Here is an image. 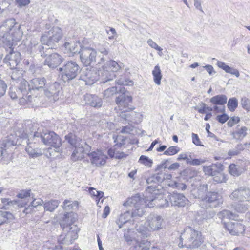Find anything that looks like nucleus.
Returning <instances> with one entry per match:
<instances>
[{
    "instance_id": "nucleus-3",
    "label": "nucleus",
    "mask_w": 250,
    "mask_h": 250,
    "mask_svg": "<svg viewBox=\"0 0 250 250\" xmlns=\"http://www.w3.org/2000/svg\"><path fill=\"white\" fill-rule=\"evenodd\" d=\"M157 199L156 198H148L146 196L145 198H143L140 194H137L132 196L131 198H128L127 201L124 203V205L125 207H133L131 209L133 217L136 216H142L145 211L143 209L144 207H153L155 203H157Z\"/></svg>"
},
{
    "instance_id": "nucleus-59",
    "label": "nucleus",
    "mask_w": 250,
    "mask_h": 250,
    "mask_svg": "<svg viewBox=\"0 0 250 250\" xmlns=\"http://www.w3.org/2000/svg\"><path fill=\"white\" fill-rule=\"evenodd\" d=\"M9 96L12 99L19 98L20 101L21 100V98H23L22 95L19 92H17V91L16 92H13L12 90H10Z\"/></svg>"
},
{
    "instance_id": "nucleus-18",
    "label": "nucleus",
    "mask_w": 250,
    "mask_h": 250,
    "mask_svg": "<svg viewBox=\"0 0 250 250\" xmlns=\"http://www.w3.org/2000/svg\"><path fill=\"white\" fill-rule=\"evenodd\" d=\"M91 163L97 167H101L105 165L107 157L101 151H92L88 154Z\"/></svg>"
},
{
    "instance_id": "nucleus-47",
    "label": "nucleus",
    "mask_w": 250,
    "mask_h": 250,
    "mask_svg": "<svg viewBox=\"0 0 250 250\" xmlns=\"http://www.w3.org/2000/svg\"><path fill=\"white\" fill-rule=\"evenodd\" d=\"M29 93H30L29 91ZM36 97L32 96L31 94H26L24 96H23V98H21V100L20 101V103L21 104L24 103H31L34 101H35Z\"/></svg>"
},
{
    "instance_id": "nucleus-43",
    "label": "nucleus",
    "mask_w": 250,
    "mask_h": 250,
    "mask_svg": "<svg viewBox=\"0 0 250 250\" xmlns=\"http://www.w3.org/2000/svg\"><path fill=\"white\" fill-rule=\"evenodd\" d=\"M11 78L13 83H18L19 82L23 79L21 71L16 69L14 70L11 73Z\"/></svg>"
},
{
    "instance_id": "nucleus-34",
    "label": "nucleus",
    "mask_w": 250,
    "mask_h": 250,
    "mask_svg": "<svg viewBox=\"0 0 250 250\" xmlns=\"http://www.w3.org/2000/svg\"><path fill=\"white\" fill-rule=\"evenodd\" d=\"M229 173L233 176H239L244 171V169L239 165L230 164L229 167Z\"/></svg>"
},
{
    "instance_id": "nucleus-21",
    "label": "nucleus",
    "mask_w": 250,
    "mask_h": 250,
    "mask_svg": "<svg viewBox=\"0 0 250 250\" xmlns=\"http://www.w3.org/2000/svg\"><path fill=\"white\" fill-rule=\"evenodd\" d=\"M169 200L172 206L178 207H184L188 203V199L183 194L177 192H173L169 195Z\"/></svg>"
},
{
    "instance_id": "nucleus-27",
    "label": "nucleus",
    "mask_w": 250,
    "mask_h": 250,
    "mask_svg": "<svg viewBox=\"0 0 250 250\" xmlns=\"http://www.w3.org/2000/svg\"><path fill=\"white\" fill-rule=\"evenodd\" d=\"M81 46L80 42H65L63 47V50L65 53H72L80 54Z\"/></svg>"
},
{
    "instance_id": "nucleus-54",
    "label": "nucleus",
    "mask_w": 250,
    "mask_h": 250,
    "mask_svg": "<svg viewBox=\"0 0 250 250\" xmlns=\"http://www.w3.org/2000/svg\"><path fill=\"white\" fill-rule=\"evenodd\" d=\"M190 160L188 161V164L193 166H198L205 162L206 160L202 159H192L191 157L189 155Z\"/></svg>"
},
{
    "instance_id": "nucleus-48",
    "label": "nucleus",
    "mask_w": 250,
    "mask_h": 250,
    "mask_svg": "<svg viewBox=\"0 0 250 250\" xmlns=\"http://www.w3.org/2000/svg\"><path fill=\"white\" fill-rule=\"evenodd\" d=\"M139 162L148 167H151L152 164V160L145 155H141L139 159Z\"/></svg>"
},
{
    "instance_id": "nucleus-24",
    "label": "nucleus",
    "mask_w": 250,
    "mask_h": 250,
    "mask_svg": "<svg viewBox=\"0 0 250 250\" xmlns=\"http://www.w3.org/2000/svg\"><path fill=\"white\" fill-rule=\"evenodd\" d=\"M203 169V171L206 175L213 176L219 172H222L224 169V166L221 163H217L209 166H204Z\"/></svg>"
},
{
    "instance_id": "nucleus-13",
    "label": "nucleus",
    "mask_w": 250,
    "mask_h": 250,
    "mask_svg": "<svg viewBox=\"0 0 250 250\" xmlns=\"http://www.w3.org/2000/svg\"><path fill=\"white\" fill-rule=\"evenodd\" d=\"M62 86L57 82H54L46 85L44 89V94L50 101H56L62 95Z\"/></svg>"
},
{
    "instance_id": "nucleus-49",
    "label": "nucleus",
    "mask_w": 250,
    "mask_h": 250,
    "mask_svg": "<svg viewBox=\"0 0 250 250\" xmlns=\"http://www.w3.org/2000/svg\"><path fill=\"white\" fill-rule=\"evenodd\" d=\"M120 87H121L118 88L117 86H113L111 88H108L106 90L104 91V95L105 96H107V97H109L111 95H112L117 93H120V91H119Z\"/></svg>"
},
{
    "instance_id": "nucleus-57",
    "label": "nucleus",
    "mask_w": 250,
    "mask_h": 250,
    "mask_svg": "<svg viewBox=\"0 0 250 250\" xmlns=\"http://www.w3.org/2000/svg\"><path fill=\"white\" fill-rule=\"evenodd\" d=\"M229 117L228 115L225 113L218 115L216 117V120L218 121V122L221 124L225 123L229 119Z\"/></svg>"
},
{
    "instance_id": "nucleus-2",
    "label": "nucleus",
    "mask_w": 250,
    "mask_h": 250,
    "mask_svg": "<svg viewBox=\"0 0 250 250\" xmlns=\"http://www.w3.org/2000/svg\"><path fill=\"white\" fill-rule=\"evenodd\" d=\"M72 213H67L64 215L62 221L60 223L63 232L59 236L58 242L62 244L70 245L78 238L79 229L74 225L75 218Z\"/></svg>"
},
{
    "instance_id": "nucleus-15",
    "label": "nucleus",
    "mask_w": 250,
    "mask_h": 250,
    "mask_svg": "<svg viewBox=\"0 0 250 250\" xmlns=\"http://www.w3.org/2000/svg\"><path fill=\"white\" fill-rule=\"evenodd\" d=\"M100 73L95 69L86 68L81 76V79L85 82L86 85H92L99 79Z\"/></svg>"
},
{
    "instance_id": "nucleus-52",
    "label": "nucleus",
    "mask_w": 250,
    "mask_h": 250,
    "mask_svg": "<svg viewBox=\"0 0 250 250\" xmlns=\"http://www.w3.org/2000/svg\"><path fill=\"white\" fill-rule=\"evenodd\" d=\"M179 151L180 149L178 147L176 146H170L164 152V154L166 155H173L177 153Z\"/></svg>"
},
{
    "instance_id": "nucleus-17",
    "label": "nucleus",
    "mask_w": 250,
    "mask_h": 250,
    "mask_svg": "<svg viewBox=\"0 0 250 250\" xmlns=\"http://www.w3.org/2000/svg\"><path fill=\"white\" fill-rule=\"evenodd\" d=\"M44 65H47L49 68L54 69L59 66L62 62V58L57 53H49L46 56Z\"/></svg>"
},
{
    "instance_id": "nucleus-29",
    "label": "nucleus",
    "mask_w": 250,
    "mask_h": 250,
    "mask_svg": "<svg viewBox=\"0 0 250 250\" xmlns=\"http://www.w3.org/2000/svg\"><path fill=\"white\" fill-rule=\"evenodd\" d=\"M98 73H100L99 78L101 79V82L103 83L113 80L115 77L114 73L110 72L104 66L103 70L99 71Z\"/></svg>"
},
{
    "instance_id": "nucleus-36",
    "label": "nucleus",
    "mask_w": 250,
    "mask_h": 250,
    "mask_svg": "<svg viewBox=\"0 0 250 250\" xmlns=\"http://www.w3.org/2000/svg\"><path fill=\"white\" fill-rule=\"evenodd\" d=\"M137 242H139L141 240H140L139 237H140L141 239H145L147 238L150 234L149 232L151 231L149 229V228L146 229L145 226H141L137 229Z\"/></svg>"
},
{
    "instance_id": "nucleus-7",
    "label": "nucleus",
    "mask_w": 250,
    "mask_h": 250,
    "mask_svg": "<svg viewBox=\"0 0 250 250\" xmlns=\"http://www.w3.org/2000/svg\"><path fill=\"white\" fill-rule=\"evenodd\" d=\"M59 70L62 72V79L66 82L75 78L80 72L81 69L76 62L70 61L66 62L62 67H60Z\"/></svg>"
},
{
    "instance_id": "nucleus-1",
    "label": "nucleus",
    "mask_w": 250,
    "mask_h": 250,
    "mask_svg": "<svg viewBox=\"0 0 250 250\" xmlns=\"http://www.w3.org/2000/svg\"><path fill=\"white\" fill-rule=\"evenodd\" d=\"M22 35V32L21 30L20 25L16 22L13 18L5 20L0 26V41L5 47L9 48L10 51L3 61L11 69H16L21 60V53L14 51L12 46L13 42L20 41Z\"/></svg>"
},
{
    "instance_id": "nucleus-10",
    "label": "nucleus",
    "mask_w": 250,
    "mask_h": 250,
    "mask_svg": "<svg viewBox=\"0 0 250 250\" xmlns=\"http://www.w3.org/2000/svg\"><path fill=\"white\" fill-rule=\"evenodd\" d=\"M65 140L72 147L75 148L71 155V159L73 161H76L78 160L82 159L83 157V148L80 144L81 141L74 133L70 132L65 136Z\"/></svg>"
},
{
    "instance_id": "nucleus-22",
    "label": "nucleus",
    "mask_w": 250,
    "mask_h": 250,
    "mask_svg": "<svg viewBox=\"0 0 250 250\" xmlns=\"http://www.w3.org/2000/svg\"><path fill=\"white\" fill-rule=\"evenodd\" d=\"M85 104L95 108H100L103 104L102 99L95 95L86 94L84 96Z\"/></svg>"
},
{
    "instance_id": "nucleus-62",
    "label": "nucleus",
    "mask_w": 250,
    "mask_h": 250,
    "mask_svg": "<svg viewBox=\"0 0 250 250\" xmlns=\"http://www.w3.org/2000/svg\"><path fill=\"white\" fill-rule=\"evenodd\" d=\"M192 142L195 145L198 146H203V145L201 144V141L197 134L193 133L192 134Z\"/></svg>"
},
{
    "instance_id": "nucleus-16",
    "label": "nucleus",
    "mask_w": 250,
    "mask_h": 250,
    "mask_svg": "<svg viewBox=\"0 0 250 250\" xmlns=\"http://www.w3.org/2000/svg\"><path fill=\"white\" fill-rule=\"evenodd\" d=\"M163 219L161 216L155 214H150L146 223V225L149 228L150 230L155 231L162 229Z\"/></svg>"
},
{
    "instance_id": "nucleus-30",
    "label": "nucleus",
    "mask_w": 250,
    "mask_h": 250,
    "mask_svg": "<svg viewBox=\"0 0 250 250\" xmlns=\"http://www.w3.org/2000/svg\"><path fill=\"white\" fill-rule=\"evenodd\" d=\"M133 217L130 209L125 210L124 213H121L116 221L119 228H121L124 224L128 222Z\"/></svg>"
},
{
    "instance_id": "nucleus-45",
    "label": "nucleus",
    "mask_w": 250,
    "mask_h": 250,
    "mask_svg": "<svg viewBox=\"0 0 250 250\" xmlns=\"http://www.w3.org/2000/svg\"><path fill=\"white\" fill-rule=\"evenodd\" d=\"M238 100L236 98H230L228 102L227 106L230 111H234L238 106Z\"/></svg>"
},
{
    "instance_id": "nucleus-35",
    "label": "nucleus",
    "mask_w": 250,
    "mask_h": 250,
    "mask_svg": "<svg viewBox=\"0 0 250 250\" xmlns=\"http://www.w3.org/2000/svg\"><path fill=\"white\" fill-rule=\"evenodd\" d=\"M227 101V96L223 94L216 95L210 99V102L214 105H224Z\"/></svg>"
},
{
    "instance_id": "nucleus-39",
    "label": "nucleus",
    "mask_w": 250,
    "mask_h": 250,
    "mask_svg": "<svg viewBox=\"0 0 250 250\" xmlns=\"http://www.w3.org/2000/svg\"><path fill=\"white\" fill-rule=\"evenodd\" d=\"M60 202L57 200H51L44 204V209L50 212L53 211L59 206Z\"/></svg>"
},
{
    "instance_id": "nucleus-31",
    "label": "nucleus",
    "mask_w": 250,
    "mask_h": 250,
    "mask_svg": "<svg viewBox=\"0 0 250 250\" xmlns=\"http://www.w3.org/2000/svg\"><path fill=\"white\" fill-rule=\"evenodd\" d=\"M19 85L18 87L17 91L19 92L23 97L26 94H28L29 91L31 92V88L29 85V83L25 79H23L19 82Z\"/></svg>"
},
{
    "instance_id": "nucleus-37",
    "label": "nucleus",
    "mask_w": 250,
    "mask_h": 250,
    "mask_svg": "<svg viewBox=\"0 0 250 250\" xmlns=\"http://www.w3.org/2000/svg\"><path fill=\"white\" fill-rule=\"evenodd\" d=\"M248 128L243 126L240 128H237L232 133L233 138L237 140H242L247 135Z\"/></svg>"
},
{
    "instance_id": "nucleus-4",
    "label": "nucleus",
    "mask_w": 250,
    "mask_h": 250,
    "mask_svg": "<svg viewBox=\"0 0 250 250\" xmlns=\"http://www.w3.org/2000/svg\"><path fill=\"white\" fill-rule=\"evenodd\" d=\"M203 242L201 233L189 227L181 233L178 246L180 248H198Z\"/></svg>"
},
{
    "instance_id": "nucleus-55",
    "label": "nucleus",
    "mask_w": 250,
    "mask_h": 250,
    "mask_svg": "<svg viewBox=\"0 0 250 250\" xmlns=\"http://www.w3.org/2000/svg\"><path fill=\"white\" fill-rule=\"evenodd\" d=\"M75 203H72L70 200H65L63 202V208L66 210H70L75 206Z\"/></svg>"
},
{
    "instance_id": "nucleus-32",
    "label": "nucleus",
    "mask_w": 250,
    "mask_h": 250,
    "mask_svg": "<svg viewBox=\"0 0 250 250\" xmlns=\"http://www.w3.org/2000/svg\"><path fill=\"white\" fill-rule=\"evenodd\" d=\"M15 218L11 212L0 210V226L4 224L12 221Z\"/></svg>"
},
{
    "instance_id": "nucleus-25",
    "label": "nucleus",
    "mask_w": 250,
    "mask_h": 250,
    "mask_svg": "<svg viewBox=\"0 0 250 250\" xmlns=\"http://www.w3.org/2000/svg\"><path fill=\"white\" fill-rule=\"evenodd\" d=\"M46 80L44 77H37L32 79L29 82V85L32 90H39L45 88Z\"/></svg>"
},
{
    "instance_id": "nucleus-5",
    "label": "nucleus",
    "mask_w": 250,
    "mask_h": 250,
    "mask_svg": "<svg viewBox=\"0 0 250 250\" xmlns=\"http://www.w3.org/2000/svg\"><path fill=\"white\" fill-rule=\"evenodd\" d=\"M62 37V33L61 28L54 27L48 31H45L41 36L40 41L42 44L50 46L48 48L51 51Z\"/></svg>"
},
{
    "instance_id": "nucleus-38",
    "label": "nucleus",
    "mask_w": 250,
    "mask_h": 250,
    "mask_svg": "<svg viewBox=\"0 0 250 250\" xmlns=\"http://www.w3.org/2000/svg\"><path fill=\"white\" fill-rule=\"evenodd\" d=\"M152 73L153 76V80L155 83L158 85H160L162 75L160 68L158 65H157L154 67Z\"/></svg>"
},
{
    "instance_id": "nucleus-11",
    "label": "nucleus",
    "mask_w": 250,
    "mask_h": 250,
    "mask_svg": "<svg viewBox=\"0 0 250 250\" xmlns=\"http://www.w3.org/2000/svg\"><path fill=\"white\" fill-rule=\"evenodd\" d=\"M30 196L31 190H22L17 195L20 199L9 200V199H4L2 203L17 209L25 206L29 201L27 198Z\"/></svg>"
},
{
    "instance_id": "nucleus-64",
    "label": "nucleus",
    "mask_w": 250,
    "mask_h": 250,
    "mask_svg": "<svg viewBox=\"0 0 250 250\" xmlns=\"http://www.w3.org/2000/svg\"><path fill=\"white\" fill-rule=\"evenodd\" d=\"M183 173L185 175L189 176V178H191L195 176L196 175L197 173L195 170H192L190 169H186L183 171Z\"/></svg>"
},
{
    "instance_id": "nucleus-61",
    "label": "nucleus",
    "mask_w": 250,
    "mask_h": 250,
    "mask_svg": "<svg viewBox=\"0 0 250 250\" xmlns=\"http://www.w3.org/2000/svg\"><path fill=\"white\" fill-rule=\"evenodd\" d=\"M226 72L235 75L237 78H238L240 76L239 72L237 69L229 66Z\"/></svg>"
},
{
    "instance_id": "nucleus-9",
    "label": "nucleus",
    "mask_w": 250,
    "mask_h": 250,
    "mask_svg": "<svg viewBox=\"0 0 250 250\" xmlns=\"http://www.w3.org/2000/svg\"><path fill=\"white\" fill-rule=\"evenodd\" d=\"M203 190V188L198 189L199 193L196 196V198H201L203 205L205 204V207L206 208H215L222 203V197L217 192H209L206 194V197L202 198Z\"/></svg>"
},
{
    "instance_id": "nucleus-46",
    "label": "nucleus",
    "mask_w": 250,
    "mask_h": 250,
    "mask_svg": "<svg viewBox=\"0 0 250 250\" xmlns=\"http://www.w3.org/2000/svg\"><path fill=\"white\" fill-rule=\"evenodd\" d=\"M235 209L238 212L244 213L249 208V206L246 203H239L235 206Z\"/></svg>"
},
{
    "instance_id": "nucleus-12",
    "label": "nucleus",
    "mask_w": 250,
    "mask_h": 250,
    "mask_svg": "<svg viewBox=\"0 0 250 250\" xmlns=\"http://www.w3.org/2000/svg\"><path fill=\"white\" fill-rule=\"evenodd\" d=\"M230 199L236 203L250 201V188L245 186L238 188L229 195Z\"/></svg>"
},
{
    "instance_id": "nucleus-41",
    "label": "nucleus",
    "mask_w": 250,
    "mask_h": 250,
    "mask_svg": "<svg viewBox=\"0 0 250 250\" xmlns=\"http://www.w3.org/2000/svg\"><path fill=\"white\" fill-rule=\"evenodd\" d=\"M168 160H165L157 167V169L168 168L169 170H176L178 169L180 167L178 163H174L172 164L169 167H167V163L168 162Z\"/></svg>"
},
{
    "instance_id": "nucleus-50",
    "label": "nucleus",
    "mask_w": 250,
    "mask_h": 250,
    "mask_svg": "<svg viewBox=\"0 0 250 250\" xmlns=\"http://www.w3.org/2000/svg\"><path fill=\"white\" fill-rule=\"evenodd\" d=\"M213 177V180L218 183L225 182L226 181V176L222 172H219Z\"/></svg>"
},
{
    "instance_id": "nucleus-58",
    "label": "nucleus",
    "mask_w": 250,
    "mask_h": 250,
    "mask_svg": "<svg viewBox=\"0 0 250 250\" xmlns=\"http://www.w3.org/2000/svg\"><path fill=\"white\" fill-rule=\"evenodd\" d=\"M147 42L148 44L152 48H154L158 51H161L163 50V49L159 46L157 44L153 41L151 39L148 40Z\"/></svg>"
},
{
    "instance_id": "nucleus-51",
    "label": "nucleus",
    "mask_w": 250,
    "mask_h": 250,
    "mask_svg": "<svg viewBox=\"0 0 250 250\" xmlns=\"http://www.w3.org/2000/svg\"><path fill=\"white\" fill-rule=\"evenodd\" d=\"M7 89V85L5 82L1 79V75L0 74V98L3 96Z\"/></svg>"
},
{
    "instance_id": "nucleus-8",
    "label": "nucleus",
    "mask_w": 250,
    "mask_h": 250,
    "mask_svg": "<svg viewBox=\"0 0 250 250\" xmlns=\"http://www.w3.org/2000/svg\"><path fill=\"white\" fill-rule=\"evenodd\" d=\"M119 91L120 94L116 98L115 102L117 105V107L115 108L116 110L117 108L121 112L127 111V110L134 109V108L130 105L132 103V97L128 94L124 87H120Z\"/></svg>"
},
{
    "instance_id": "nucleus-53",
    "label": "nucleus",
    "mask_w": 250,
    "mask_h": 250,
    "mask_svg": "<svg viewBox=\"0 0 250 250\" xmlns=\"http://www.w3.org/2000/svg\"><path fill=\"white\" fill-rule=\"evenodd\" d=\"M241 104L244 109L247 111H250V99L243 97L241 100Z\"/></svg>"
},
{
    "instance_id": "nucleus-40",
    "label": "nucleus",
    "mask_w": 250,
    "mask_h": 250,
    "mask_svg": "<svg viewBox=\"0 0 250 250\" xmlns=\"http://www.w3.org/2000/svg\"><path fill=\"white\" fill-rule=\"evenodd\" d=\"M5 141V145L8 146H15L20 144L19 139L14 134H10L8 136Z\"/></svg>"
},
{
    "instance_id": "nucleus-28",
    "label": "nucleus",
    "mask_w": 250,
    "mask_h": 250,
    "mask_svg": "<svg viewBox=\"0 0 250 250\" xmlns=\"http://www.w3.org/2000/svg\"><path fill=\"white\" fill-rule=\"evenodd\" d=\"M29 140L26 141L27 146L26 147V151L29 156L33 158L38 157L42 155L41 150L36 147L35 143L28 142Z\"/></svg>"
},
{
    "instance_id": "nucleus-23",
    "label": "nucleus",
    "mask_w": 250,
    "mask_h": 250,
    "mask_svg": "<svg viewBox=\"0 0 250 250\" xmlns=\"http://www.w3.org/2000/svg\"><path fill=\"white\" fill-rule=\"evenodd\" d=\"M226 228L229 233L233 235H238L245 231L244 226L238 222L228 223Z\"/></svg>"
},
{
    "instance_id": "nucleus-6",
    "label": "nucleus",
    "mask_w": 250,
    "mask_h": 250,
    "mask_svg": "<svg viewBox=\"0 0 250 250\" xmlns=\"http://www.w3.org/2000/svg\"><path fill=\"white\" fill-rule=\"evenodd\" d=\"M34 138L40 137L43 143L55 148H59L62 145L61 139L56 133L53 131L45 130L43 131H36L34 133Z\"/></svg>"
},
{
    "instance_id": "nucleus-60",
    "label": "nucleus",
    "mask_w": 250,
    "mask_h": 250,
    "mask_svg": "<svg viewBox=\"0 0 250 250\" xmlns=\"http://www.w3.org/2000/svg\"><path fill=\"white\" fill-rule=\"evenodd\" d=\"M240 121V119L238 117H232L227 123L229 127L233 126L235 124L238 123Z\"/></svg>"
},
{
    "instance_id": "nucleus-56",
    "label": "nucleus",
    "mask_w": 250,
    "mask_h": 250,
    "mask_svg": "<svg viewBox=\"0 0 250 250\" xmlns=\"http://www.w3.org/2000/svg\"><path fill=\"white\" fill-rule=\"evenodd\" d=\"M146 241L145 240H141L139 242V244L136 246L135 250H148L149 248L147 246L145 245Z\"/></svg>"
},
{
    "instance_id": "nucleus-26",
    "label": "nucleus",
    "mask_w": 250,
    "mask_h": 250,
    "mask_svg": "<svg viewBox=\"0 0 250 250\" xmlns=\"http://www.w3.org/2000/svg\"><path fill=\"white\" fill-rule=\"evenodd\" d=\"M133 110H127V111L121 112L120 116L128 122H137L141 115L140 113L133 111Z\"/></svg>"
},
{
    "instance_id": "nucleus-14",
    "label": "nucleus",
    "mask_w": 250,
    "mask_h": 250,
    "mask_svg": "<svg viewBox=\"0 0 250 250\" xmlns=\"http://www.w3.org/2000/svg\"><path fill=\"white\" fill-rule=\"evenodd\" d=\"M80 56L83 64L87 66L96 62L97 51L92 47L83 46L81 48Z\"/></svg>"
},
{
    "instance_id": "nucleus-63",
    "label": "nucleus",
    "mask_w": 250,
    "mask_h": 250,
    "mask_svg": "<svg viewBox=\"0 0 250 250\" xmlns=\"http://www.w3.org/2000/svg\"><path fill=\"white\" fill-rule=\"evenodd\" d=\"M250 146V143H246L244 144H238V145H237V146H235L236 149L239 151V154L240 153V152L244 150L245 148L247 146Z\"/></svg>"
},
{
    "instance_id": "nucleus-19",
    "label": "nucleus",
    "mask_w": 250,
    "mask_h": 250,
    "mask_svg": "<svg viewBox=\"0 0 250 250\" xmlns=\"http://www.w3.org/2000/svg\"><path fill=\"white\" fill-rule=\"evenodd\" d=\"M43 44H40L35 40H32L30 42V50L31 53L40 54L42 57H45L51 51V49L44 48Z\"/></svg>"
},
{
    "instance_id": "nucleus-20",
    "label": "nucleus",
    "mask_w": 250,
    "mask_h": 250,
    "mask_svg": "<svg viewBox=\"0 0 250 250\" xmlns=\"http://www.w3.org/2000/svg\"><path fill=\"white\" fill-rule=\"evenodd\" d=\"M156 170H159L157 173L148 178L146 182L148 184H158L162 183L165 179H170L171 175L170 174L166 173L165 169H156Z\"/></svg>"
},
{
    "instance_id": "nucleus-44",
    "label": "nucleus",
    "mask_w": 250,
    "mask_h": 250,
    "mask_svg": "<svg viewBox=\"0 0 250 250\" xmlns=\"http://www.w3.org/2000/svg\"><path fill=\"white\" fill-rule=\"evenodd\" d=\"M220 217H222L223 219L227 218L229 219L234 220L236 217L235 213H232L229 210H223L220 212Z\"/></svg>"
},
{
    "instance_id": "nucleus-42",
    "label": "nucleus",
    "mask_w": 250,
    "mask_h": 250,
    "mask_svg": "<svg viewBox=\"0 0 250 250\" xmlns=\"http://www.w3.org/2000/svg\"><path fill=\"white\" fill-rule=\"evenodd\" d=\"M116 84L119 85H129L131 86L133 84V82L128 78H125V76L122 75L121 77L115 81Z\"/></svg>"
},
{
    "instance_id": "nucleus-33",
    "label": "nucleus",
    "mask_w": 250,
    "mask_h": 250,
    "mask_svg": "<svg viewBox=\"0 0 250 250\" xmlns=\"http://www.w3.org/2000/svg\"><path fill=\"white\" fill-rule=\"evenodd\" d=\"M122 65V63L119 64L115 61L110 60L106 62L104 67L107 70H111V72L114 73L121 69Z\"/></svg>"
}]
</instances>
